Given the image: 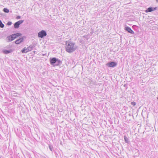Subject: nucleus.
<instances>
[{
	"label": "nucleus",
	"mask_w": 158,
	"mask_h": 158,
	"mask_svg": "<svg viewBox=\"0 0 158 158\" xmlns=\"http://www.w3.org/2000/svg\"><path fill=\"white\" fill-rule=\"evenodd\" d=\"M77 48V47L74 42L69 41L66 42L65 49L68 52L72 53L75 51Z\"/></svg>",
	"instance_id": "1"
},
{
	"label": "nucleus",
	"mask_w": 158,
	"mask_h": 158,
	"mask_svg": "<svg viewBox=\"0 0 158 158\" xmlns=\"http://www.w3.org/2000/svg\"><path fill=\"white\" fill-rule=\"evenodd\" d=\"M50 63L52 65L58 66L61 63V61L58 59L54 57L50 59Z\"/></svg>",
	"instance_id": "2"
},
{
	"label": "nucleus",
	"mask_w": 158,
	"mask_h": 158,
	"mask_svg": "<svg viewBox=\"0 0 158 158\" xmlns=\"http://www.w3.org/2000/svg\"><path fill=\"white\" fill-rule=\"evenodd\" d=\"M21 35V34L20 33H16L15 34H13L12 35L8 36L6 38V40L8 42L11 41L17 37L20 36Z\"/></svg>",
	"instance_id": "3"
},
{
	"label": "nucleus",
	"mask_w": 158,
	"mask_h": 158,
	"mask_svg": "<svg viewBox=\"0 0 158 158\" xmlns=\"http://www.w3.org/2000/svg\"><path fill=\"white\" fill-rule=\"evenodd\" d=\"M33 47L31 45H30L27 48L26 47L23 48L21 51L23 53H27L28 52L32 50Z\"/></svg>",
	"instance_id": "4"
},
{
	"label": "nucleus",
	"mask_w": 158,
	"mask_h": 158,
	"mask_svg": "<svg viewBox=\"0 0 158 158\" xmlns=\"http://www.w3.org/2000/svg\"><path fill=\"white\" fill-rule=\"evenodd\" d=\"M47 35L46 32L44 30H42L38 33V36L39 38H42L46 36Z\"/></svg>",
	"instance_id": "5"
},
{
	"label": "nucleus",
	"mask_w": 158,
	"mask_h": 158,
	"mask_svg": "<svg viewBox=\"0 0 158 158\" xmlns=\"http://www.w3.org/2000/svg\"><path fill=\"white\" fill-rule=\"evenodd\" d=\"M106 65L110 67H114L117 65V63L114 61L110 62L106 64Z\"/></svg>",
	"instance_id": "6"
},
{
	"label": "nucleus",
	"mask_w": 158,
	"mask_h": 158,
	"mask_svg": "<svg viewBox=\"0 0 158 158\" xmlns=\"http://www.w3.org/2000/svg\"><path fill=\"white\" fill-rule=\"evenodd\" d=\"M23 20H20L15 23L14 24L15 28H18L19 27V25L23 23Z\"/></svg>",
	"instance_id": "7"
},
{
	"label": "nucleus",
	"mask_w": 158,
	"mask_h": 158,
	"mask_svg": "<svg viewBox=\"0 0 158 158\" xmlns=\"http://www.w3.org/2000/svg\"><path fill=\"white\" fill-rule=\"evenodd\" d=\"M156 7H149L146 10L145 12L146 13H148L151 12L153 11H154L155 10H156L157 9Z\"/></svg>",
	"instance_id": "8"
},
{
	"label": "nucleus",
	"mask_w": 158,
	"mask_h": 158,
	"mask_svg": "<svg viewBox=\"0 0 158 158\" xmlns=\"http://www.w3.org/2000/svg\"><path fill=\"white\" fill-rule=\"evenodd\" d=\"M14 49H10L8 50L3 49L2 50V52L4 54H7L12 52L14 51Z\"/></svg>",
	"instance_id": "9"
},
{
	"label": "nucleus",
	"mask_w": 158,
	"mask_h": 158,
	"mask_svg": "<svg viewBox=\"0 0 158 158\" xmlns=\"http://www.w3.org/2000/svg\"><path fill=\"white\" fill-rule=\"evenodd\" d=\"M125 30L128 31L129 33L134 34V32L131 29L128 27H125Z\"/></svg>",
	"instance_id": "10"
},
{
	"label": "nucleus",
	"mask_w": 158,
	"mask_h": 158,
	"mask_svg": "<svg viewBox=\"0 0 158 158\" xmlns=\"http://www.w3.org/2000/svg\"><path fill=\"white\" fill-rule=\"evenodd\" d=\"M23 38H21L19 39H18L15 41V43L16 44H18L23 41Z\"/></svg>",
	"instance_id": "11"
},
{
	"label": "nucleus",
	"mask_w": 158,
	"mask_h": 158,
	"mask_svg": "<svg viewBox=\"0 0 158 158\" xmlns=\"http://www.w3.org/2000/svg\"><path fill=\"white\" fill-rule=\"evenodd\" d=\"M124 138L125 142L126 143H128L129 142V140L127 137L126 136L124 135Z\"/></svg>",
	"instance_id": "12"
},
{
	"label": "nucleus",
	"mask_w": 158,
	"mask_h": 158,
	"mask_svg": "<svg viewBox=\"0 0 158 158\" xmlns=\"http://www.w3.org/2000/svg\"><path fill=\"white\" fill-rule=\"evenodd\" d=\"M4 26V24L2 23L1 21L0 20V27L3 28Z\"/></svg>",
	"instance_id": "13"
},
{
	"label": "nucleus",
	"mask_w": 158,
	"mask_h": 158,
	"mask_svg": "<svg viewBox=\"0 0 158 158\" xmlns=\"http://www.w3.org/2000/svg\"><path fill=\"white\" fill-rule=\"evenodd\" d=\"M3 10L5 13H8L9 12V9L6 8H4Z\"/></svg>",
	"instance_id": "14"
},
{
	"label": "nucleus",
	"mask_w": 158,
	"mask_h": 158,
	"mask_svg": "<svg viewBox=\"0 0 158 158\" xmlns=\"http://www.w3.org/2000/svg\"><path fill=\"white\" fill-rule=\"evenodd\" d=\"M131 104L133 106H135L136 105V103L135 102H131Z\"/></svg>",
	"instance_id": "15"
},
{
	"label": "nucleus",
	"mask_w": 158,
	"mask_h": 158,
	"mask_svg": "<svg viewBox=\"0 0 158 158\" xmlns=\"http://www.w3.org/2000/svg\"><path fill=\"white\" fill-rule=\"evenodd\" d=\"M20 18H21L20 16H17L16 17V19H20Z\"/></svg>",
	"instance_id": "16"
},
{
	"label": "nucleus",
	"mask_w": 158,
	"mask_h": 158,
	"mask_svg": "<svg viewBox=\"0 0 158 158\" xmlns=\"http://www.w3.org/2000/svg\"><path fill=\"white\" fill-rule=\"evenodd\" d=\"M11 22H9L8 23V25H11Z\"/></svg>",
	"instance_id": "17"
},
{
	"label": "nucleus",
	"mask_w": 158,
	"mask_h": 158,
	"mask_svg": "<svg viewBox=\"0 0 158 158\" xmlns=\"http://www.w3.org/2000/svg\"><path fill=\"white\" fill-rule=\"evenodd\" d=\"M157 2H158V0H156Z\"/></svg>",
	"instance_id": "18"
},
{
	"label": "nucleus",
	"mask_w": 158,
	"mask_h": 158,
	"mask_svg": "<svg viewBox=\"0 0 158 158\" xmlns=\"http://www.w3.org/2000/svg\"><path fill=\"white\" fill-rule=\"evenodd\" d=\"M51 148H50V149L51 150Z\"/></svg>",
	"instance_id": "19"
},
{
	"label": "nucleus",
	"mask_w": 158,
	"mask_h": 158,
	"mask_svg": "<svg viewBox=\"0 0 158 158\" xmlns=\"http://www.w3.org/2000/svg\"><path fill=\"white\" fill-rule=\"evenodd\" d=\"M157 99H158V97L157 98Z\"/></svg>",
	"instance_id": "20"
},
{
	"label": "nucleus",
	"mask_w": 158,
	"mask_h": 158,
	"mask_svg": "<svg viewBox=\"0 0 158 158\" xmlns=\"http://www.w3.org/2000/svg\"><path fill=\"white\" fill-rule=\"evenodd\" d=\"M0 158H1V157H0Z\"/></svg>",
	"instance_id": "21"
}]
</instances>
